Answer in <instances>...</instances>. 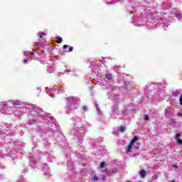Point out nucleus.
Listing matches in <instances>:
<instances>
[{"label": "nucleus", "mask_w": 182, "mask_h": 182, "mask_svg": "<svg viewBox=\"0 0 182 182\" xmlns=\"http://www.w3.org/2000/svg\"><path fill=\"white\" fill-rule=\"evenodd\" d=\"M180 136H181V134L180 133L176 134L175 136L176 139L178 140L180 139Z\"/></svg>", "instance_id": "0eeeda50"}, {"label": "nucleus", "mask_w": 182, "mask_h": 182, "mask_svg": "<svg viewBox=\"0 0 182 182\" xmlns=\"http://www.w3.org/2000/svg\"><path fill=\"white\" fill-rule=\"evenodd\" d=\"M66 48H68V45H64L63 46V49H66Z\"/></svg>", "instance_id": "f3484780"}, {"label": "nucleus", "mask_w": 182, "mask_h": 182, "mask_svg": "<svg viewBox=\"0 0 182 182\" xmlns=\"http://www.w3.org/2000/svg\"><path fill=\"white\" fill-rule=\"evenodd\" d=\"M144 120H149V115H144Z\"/></svg>", "instance_id": "9b49d317"}, {"label": "nucleus", "mask_w": 182, "mask_h": 182, "mask_svg": "<svg viewBox=\"0 0 182 182\" xmlns=\"http://www.w3.org/2000/svg\"><path fill=\"white\" fill-rule=\"evenodd\" d=\"M97 180H99V177H97V175H95L94 178H93V181H97Z\"/></svg>", "instance_id": "1a4fd4ad"}, {"label": "nucleus", "mask_w": 182, "mask_h": 182, "mask_svg": "<svg viewBox=\"0 0 182 182\" xmlns=\"http://www.w3.org/2000/svg\"><path fill=\"white\" fill-rule=\"evenodd\" d=\"M153 180H157V175H154L153 177H152Z\"/></svg>", "instance_id": "4468645a"}, {"label": "nucleus", "mask_w": 182, "mask_h": 182, "mask_svg": "<svg viewBox=\"0 0 182 182\" xmlns=\"http://www.w3.org/2000/svg\"><path fill=\"white\" fill-rule=\"evenodd\" d=\"M178 116H182V114L181 113H178Z\"/></svg>", "instance_id": "aec40b11"}, {"label": "nucleus", "mask_w": 182, "mask_h": 182, "mask_svg": "<svg viewBox=\"0 0 182 182\" xmlns=\"http://www.w3.org/2000/svg\"><path fill=\"white\" fill-rule=\"evenodd\" d=\"M105 162H102L101 164H100V168H104L103 170H102V173H106V171H107V168H105Z\"/></svg>", "instance_id": "7ed1b4c3"}, {"label": "nucleus", "mask_w": 182, "mask_h": 182, "mask_svg": "<svg viewBox=\"0 0 182 182\" xmlns=\"http://www.w3.org/2000/svg\"><path fill=\"white\" fill-rule=\"evenodd\" d=\"M125 130H126V127H124V126L120 127V132L122 133H124V132H125Z\"/></svg>", "instance_id": "423d86ee"}, {"label": "nucleus", "mask_w": 182, "mask_h": 182, "mask_svg": "<svg viewBox=\"0 0 182 182\" xmlns=\"http://www.w3.org/2000/svg\"><path fill=\"white\" fill-rule=\"evenodd\" d=\"M27 62H28V60H23V63H26Z\"/></svg>", "instance_id": "a211bd4d"}, {"label": "nucleus", "mask_w": 182, "mask_h": 182, "mask_svg": "<svg viewBox=\"0 0 182 182\" xmlns=\"http://www.w3.org/2000/svg\"><path fill=\"white\" fill-rule=\"evenodd\" d=\"M69 52H73V47H70L69 48Z\"/></svg>", "instance_id": "2eb2a0df"}, {"label": "nucleus", "mask_w": 182, "mask_h": 182, "mask_svg": "<svg viewBox=\"0 0 182 182\" xmlns=\"http://www.w3.org/2000/svg\"><path fill=\"white\" fill-rule=\"evenodd\" d=\"M55 42L57 43H62V42H63V39L61 37H58L56 38Z\"/></svg>", "instance_id": "39448f33"}, {"label": "nucleus", "mask_w": 182, "mask_h": 182, "mask_svg": "<svg viewBox=\"0 0 182 182\" xmlns=\"http://www.w3.org/2000/svg\"><path fill=\"white\" fill-rule=\"evenodd\" d=\"M82 109H83V110H85V112H87V106H83Z\"/></svg>", "instance_id": "f8f14e48"}, {"label": "nucleus", "mask_w": 182, "mask_h": 182, "mask_svg": "<svg viewBox=\"0 0 182 182\" xmlns=\"http://www.w3.org/2000/svg\"><path fill=\"white\" fill-rule=\"evenodd\" d=\"M45 33H42L41 35H40V38H43Z\"/></svg>", "instance_id": "dca6fc26"}, {"label": "nucleus", "mask_w": 182, "mask_h": 182, "mask_svg": "<svg viewBox=\"0 0 182 182\" xmlns=\"http://www.w3.org/2000/svg\"><path fill=\"white\" fill-rule=\"evenodd\" d=\"M179 103H180L181 106H182V94L180 95Z\"/></svg>", "instance_id": "9d476101"}, {"label": "nucleus", "mask_w": 182, "mask_h": 182, "mask_svg": "<svg viewBox=\"0 0 182 182\" xmlns=\"http://www.w3.org/2000/svg\"><path fill=\"white\" fill-rule=\"evenodd\" d=\"M146 170L144 169H141L140 171H139V175H140V177H141V178H144V177H146Z\"/></svg>", "instance_id": "f03ea898"}, {"label": "nucleus", "mask_w": 182, "mask_h": 182, "mask_svg": "<svg viewBox=\"0 0 182 182\" xmlns=\"http://www.w3.org/2000/svg\"><path fill=\"white\" fill-rule=\"evenodd\" d=\"M173 167H176V168H178V166L174 165Z\"/></svg>", "instance_id": "6ab92c4d"}, {"label": "nucleus", "mask_w": 182, "mask_h": 182, "mask_svg": "<svg viewBox=\"0 0 182 182\" xmlns=\"http://www.w3.org/2000/svg\"><path fill=\"white\" fill-rule=\"evenodd\" d=\"M177 141H178V143L179 144H182V139H178L177 140Z\"/></svg>", "instance_id": "ddd939ff"}, {"label": "nucleus", "mask_w": 182, "mask_h": 182, "mask_svg": "<svg viewBox=\"0 0 182 182\" xmlns=\"http://www.w3.org/2000/svg\"><path fill=\"white\" fill-rule=\"evenodd\" d=\"M171 182H176L174 180L171 181Z\"/></svg>", "instance_id": "412c9836"}, {"label": "nucleus", "mask_w": 182, "mask_h": 182, "mask_svg": "<svg viewBox=\"0 0 182 182\" xmlns=\"http://www.w3.org/2000/svg\"><path fill=\"white\" fill-rule=\"evenodd\" d=\"M13 105L16 107H20V106H22V102H21V101H16L15 102L13 103Z\"/></svg>", "instance_id": "20e7f679"}, {"label": "nucleus", "mask_w": 182, "mask_h": 182, "mask_svg": "<svg viewBox=\"0 0 182 182\" xmlns=\"http://www.w3.org/2000/svg\"><path fill=\"white\" fill-rule=\"evenodd\" d=\"M139 140V138L137 136H134V139L131 141V143L127 146V149L126 150L127 153H130L132 151V148L133 146H134V143Z\"/></svg>", "instance_id": "f257e3e1"}, {"label": "nucleus", "mask_w": 182, "mask_h": 182, "mask_svg": "<svg viewBox=\"0 0 182 182\" xmlns=\"http://www.w3.org/2000/svg\"><path fill=\"white\" fill-rule=\"evenodd\" d=\"M105 77H106V79L110 80V79H112V75H110V74H107V75H105Z\"/></svg>", "instance_id": "6e6552de"}]
</instances>
